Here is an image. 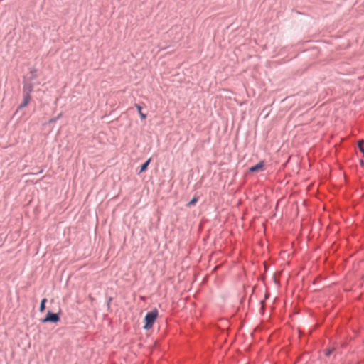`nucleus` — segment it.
Instances as JSON below:
<instances>
[{
    "mask_svg": "<svg viewBox=\"0 0 364 364\" xmlns=\"http://www.w3.org/2000/svg\"><path fill=\"white\" fill-rule=\"evenodd\" d=\"M47 302V299L46 298L43 299L41 301V303H40V307H39V311L40 312H43L45 311L46 309V304Z\"/></svg>",
    "mask_w": 364,
    "mask_h": 364,
    "instance_id": "9",
    "label": "nucleus"
},
{
    "mask_svg": "<svg viewBox=\"0 0 364 364\" xmlns=\"http://www.w3.org/2000/svg\"><path fill=\"white\" fill-rule=\"evenodd\" d=\"M363 144H364V141L363 140H360V141H358V148L359 151L363 154V155L364 156V146H363Z\"/></svg>",
    "mask_w": 364,
    "mask_h": 364,
    "instance_id": "10",
    "label": "nucleus"
},
{
    "mask_svg": "<svg viewBox=\"0 0 364 364\" xmlns=\"http://www.w3.org/2000/svg\"><path fill=\"white\" fill-rule=\"evenodd\" d=\"M158 316L159 311L156 308H154L151 311H148L144 318V325L143 328L146 331L151 329L153 327Z\"/></svg>",
    "mask_w": 364,
    "mask_h": 364,
    "instance_id": "1",
    "label": "nucleus"
},
{
    "mask_svg": "<svg viewBox=\"0 0 364 364\" xmlns=\"http://www.w3.org/2000/svg\"><path fill=\"white\" fill-rule=\"evenodd\" d=\"M31 97L23 96V100L21 102V103L18 106L16 113L18 112L21 109L26 107L28 105V103L31 100Z\"/></svg>",
    "mask_w": 364,
    "mask_h": 364,
    "instance_id": "5",
    "label": "nucleus"
},
{
    "mask_svg": "<svg viewBox=\"0 0 364 364\" xmlns=\"http://www.w3.org/2000/svg\"><path fill=\"white\" fill-rule=\"evenodd\" d=\"M37 70L36 68H32L30 70L31 74V80H36L37 78Z\"/></svg>",
    "mask_w": 364,
    "mask_h": 364,
    "instance_id": "11",
    "label": "nucleus"
},
{
    "mask_svg": "<svg viewBox=\"0 0 364 364\" xmlns=\"http://www.w3.org/2000/svg\"><path fill=\"white\" fill-rule=\"evenodd\" d=\"M335 350V348H327L324 351V354L326 356L329 357Z\"/></svg>",
    "mask_w": 364,
    "mask_h": 364,
    "instance_id": "13",
    "label": "nucleus"
},
{
    "mask_svg": "<svg viewBox=\"0 0 364 364\" xmlns=\"http://www.w3.org/2000/svg\"><path fill=\"white\" fill-rule=\"evenodd\" d=\"M61 311L60 310L58 313L52 312L51 311H48L46 315L44 318L41 319V323H57L60 321V315Z\"/></svg>",
    "mask_w": 364,
    "mask_h": 364,
    "instance_id": "2",
    "label": "nucleus"
},
{
    "mask_svg": "<svg viewBox=\"0 0 364 364\" xmlns=\"http://www.w3.org/2000/svg\"><path fill=\"white\" fill-rule=\"evenodd\" d=\"M135 107L138 111L140 118L141 119H145L146 118L147 115L141 112V109H142L141 106L139 104H135Z\"/></svg>",
    "mask_w": 364,
    "mask_h": 364,
    "instance_id": "7",
    "label": "nucleus"
},
{
    "mask_svg": "<svg viewBox=\"0 0 364 364\" xmlns=\"http://www.w3.org/2000/svg\"><path fill=\"white\" fill-rule=\"evenodd\" d=\"M360 164L361 166L364 167V160L363 159L360 160Z\"/></svg>",
    "mask_w": 364,
    "mask_h": 364,
    "instance_id": "14",
    "label": "nucleus"
},
{
    "mask_svg": "<svg viewBox=\"0 0 364 364\" xmlns=\"http://www.w3.org/2000/svg\"><path fill=\"white\" fill-rule=\"evenodd\" d=\"M264 168V161H260L259 163L249 168L248 171L251 173H255L263 171Z\"/></svg>",
    "mask_w": 364,
    "mask_h": 364,
    "instance_id": "4",
    "label": "nucleus"
},
{
    "mask_svg": "<svg viewBox=\"0 0 364 364\" xmlns=\"http://www.w3.org/2000/svg\"><path fill=\"white\" fill-rule=\"evenodd\" d=\"M33 84L32 82L25 83L23 87V96L31 97L33 91Z\"/></svg>",
    "mask_w": 364,
    "mask_h": 364,
    "instance_id": "3",
    "label": "nucleus"
},
{
    "mask_svg": "<svg viewBox=\"0 0 364 364\" xmlns=\"http://www.w3.org/2000/svg\"><path fill=\"white\" fill-rule=\"evenodd\" d=\"M151 161V158L148 159L144 163H143L139 168V174L143 173L147 170L149 165Z\"/></svg>",
    "mask_w": 364,
    "mask_h": 364,
    "instance_id": "6",
    "label": "nucleus"
},
{
    "mask_svg": "<svg viewBox=\"0 0 364 364\" xmlns=\"http://www.w3.org/2000/svg\"><path fill=\"white\" fill-rule=\"evenodd\" d=\"M199 197L198 196H195L187 204V206L191 207L196 205L198 202Z\"/></svg>",
    "mask_w": 364,
    "mask_h": 364,
    "instance_id": "8",
    "label": "nucleus"
},
{
    "mask_svg": "<svg viewBox=\"0 0 364 364\" xmlns=\"http://www.w3.org/2000/svg\"><path fill=\"white\" fill-rule=\"evenodd\" d=\"M62 116H63L62 113H60V114H58L56 117L51 118V119L49 120V123H50V124L55 123L57 120H58L59 119H60V118L62 117Z\"/></svg>",
    "mask_w": 364,
    "mask_h": 364,
    "instance_id": "12",
    "label": "nucleus"
}]
</instances>
